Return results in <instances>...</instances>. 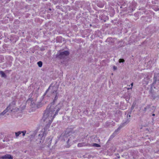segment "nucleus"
Masks as SVG:
<instances>
[{"instance_id":"15","label":"nucleus","mask_w":159,"mask_h":159,"mask_svg":"<svg viewBox=\"0 0 159 159\" xmlns=\"http://www.w3.org/2000/svg\"><path fill=\"white\" fill-rule=\"evenodd\" d=\"M125 61L124 60L122 59H120L119 60V61L120 63L123 62Z\"/></svg>"},{"instance_id":"24","label":"nucleus","mask_w":159,"mask_h":159,"mask_svg":"<svg viewBox=\"0 0 159 159\" xmlns=\"http://www.w3.org/2000/svg\"><path fill=\"white\" fill-rule=\"evenodd\" d=\"M57 95H56L55 97V99H56L57 98Z\"/></svg>"},{"instance_id":"20","label":"nucleus","mask_w":159,"mask_h":159,"mask_svg":"<svg viewBox=\"0 0 159 159\" xmlns=\"http://www.w3.org/2000/svg\"><path fill=\"white\" fill-rule=\"evenodd\" d=\"M133 83H132L131 84V87L130 88V89H131V88H132V87L133 86Z\"/></svg>"},{"instance_id":"12","label":"nucleus","mask_w":159,"mask_h":159,"mask_svg":"<svg viewBox=\"0 0 159 159\" xmlns=\"http://www.w3.org/2000/svg\"><path fill=\"white\" fill-rule=\"evenodd\" d=\"M37 64L40 67H41L42 66V62L41 61H39L37 62Z\"/></svg>"},{"instance_id":"6","label":"nucleus","mask_w":159,"mask_h":159,"mask_svg":"<svg viewBox=\"0 0 159 159\" xmlns=\"http://www.w3.org/2000/svg\"><path fill=\"white\" fill-rule=\"evenodd\" d=\"M122 127V126H119L118 128V129L115 131V132L111 136V137H112V136H113V137H114V136H115L116 134H117L118 133L119 131L120 130V129Z\"/></svg>"},{"instance_id":"14","label":"nucleus","mask_w":159,"mask_h":159,"mask_svg":"<svg viewBox=\"0 0 159 159\" xmlns=\"http://www.w3.org/2000/svg\"><path fill=\"white\" fill-rule=\"evenodd\" d=\"M154 80L156 81L157 80H159V78H158L157 76H156V75H155L154 76Z\"/></svg>"},{"instance_id":"21","label":"nucleus","mask_w":159,"mask_h":159,"mask_svg":"<svg viewBox=\"0 0 159 159\" xmlns=\"http://www.w3.org/2000/svg\"><path fill=\"white\" fill-rule=\"evenodd\" d=\"M113 69L114 70H115L116 69V67L115 66H114L113 67Z\"/></svg>"},{"instance_id":"8","label":"nucleus","mask_w":159,"mask_h":159,"mask_svg":"<svg viewBox=\"0 0 159 159\" xmlns=\"http://www.w3.org/2000/svg\"><path fill=\"white\" fill-rule=\"evenodd\" d=\"M0 74L2 77L6 78L7 77L6 74L2 71H0Z\"/></svg>"},{"instance_id":"2","label":"nucleus","mask_w":159,"mask_h":159,"mask_svg":"<svg viewBox=\"0 0 159 159\" xmlns=\"http://www.w3.org/2000/svg\"><path fill=\"white\" fill-rule=\"evenodd\" d=\"M7 107L11 111L16 112L19 110V108L16 106V101L15 100L12 101Z\"/></svg>"},{"instance_id":"26","label":"nucleus","mask_w":159,"mask_h":159,"mask_svg":"<svg viewBox=\"0 0 159 159\" xmlns=\"http://www.w3.org/2000/svg\"><path fill=\"white\" fill-rule=\"evenodd\" d=\"M49 10H51V8H49Z\"/></svg>"},{"instance_id":"1","label":"nucleus","mask_w":159,"mask_h":159,"mask_svg":"<svg viewBox=\"0 0 159 159\" xmlns=\"http://www.w3.org/2000/svg\"><path fill=\"white\" fill-rule=\"evenodd\" d=\"M61 107L62 105L60 104H58L56 106L54 104H52L49 107L47 108L44 113L43 120L47 124L44 128L40 131L38 136H35L38 131L37 130L32 132L33 134L30 135V141H35L37 144L43 143L45 137L47 133L48 129Z\"/></svg>"},{"instance_id":"23","label":"nucleus","mask_w":159,"mask_h":159,"mask_svg":"<svg viewBox=\"0 0 159 159\" xmlns=\"http://www.w3.org/2000/svg\"><path fill=\"white\" fill-rule=\"evenodd\" d=\"M129 120H127L126 122H127V123L129 122Z\"/></svg>"},{"instance_id":"11","label":"nucleus","mask_w":159,"mask_h":159,"mask_svg":"<svg viewBox=\"0 0 159 159\" xmlns=\"http://www.w3.org/2000/svg\"><path fill=\"white\" fill-rule=\"evenodd\" d=\"M22 131H19L15 133V135L16 137H17L19 136L20 134H21L22 133Z\"/></svg>"},{"instance_id":"22","label":"nucleus","mask_w":159,"mask_h":159,"mask_svg":"<svg viewBox=\"0 0 159 159\" xmlns=\"http://www.w3.org/2000/svg\"><path fill=\"white\" fill-rule=\"evenodd\" d=\"M152 115V116H155V115L154 114H153Z\"/></svg>"},{"instance_id":"27","label":"nucleus","mask_w":159,"mask_h":159,"mask_svg":"<svg viewBox=\"0 0 159 159\" xmlns=\"http://www.w3.org/2000/svg\"><path fill=\"white\" fill-rule=\"evenodd\" d=\"M130 115H129V117H130Z\"/></svg>"},{"instance_id":"16","label":"nucleus","mask_w":159,"mask_h":159,"mask_svg":"<svg viewBox=\"0 0 159 159\" xmlns=\"http://www.w3.org/2000/svg\"><path fill=\"white\" fill-rule=\"evenodd\" d=\"M22 131V135L23 136H24L25 135V134L26 133V131Z\"/></svg>"},{"instance_id":"3","label":"nucleus","mask_w":159,"mask_h":159,"mask_svg":"<svg viewBox=\"0 0 159 159\" xmlns=\"http://www.w3.org/2000/svg\"><path fill=\"white\" fill-rule=\"evenodd\" d=\"M69 53L68 51L59 52L57 54V57L59 58H63L69 55Z\"/></svg>"},{"instance_id":"4","label":"nucleus","mask_w":159,"mask_h":159,"mask_svg":"<svg viewBox=\"0 0 159 159\" xmlns=\"http://www.w3.org/2000/svg\"><path fill=\"white\" fill-rule=\"evenodd\" d=\"M37 108V105L34 102H31V104H30V110L31 111H34Z\"/></svg>"},{"instance_id":"25","label":"nucleus","mask_w":159,"mask_h":159,"mask_svg":"<svg viewBox=\"0 0 159 159\" xmlns=\"http://www.w3.org/2000/svg\"><path fill=\"white\" fill-rule=\"evenodd\" d=\"M55 92H56V91H55H55H53V93H54Z\"/></svg>"},{"instance_id":"7","label":"nucleus","mask_w":159,"mask_h":159,"mask_svg":"<svg viewBox=\"0 0 159 159\" xmlns=\"http://www.w3.org/2000/svg\"><path fill=\"white\" fill-rule=\"evenodd\" d=\"M8 111H9V110L7 107L4 111L0 113L1 116L4 115Z\"/></svg>"},{"instance_id":"18","label":"nucleus","mask_w":159,"mask_h":159,"mask_svg":"<svg viewBox=\"0 0 159 159\" xmlns=\"http://www.w3.org/2000/svg\"><path fill=\"white\" fill-rule=\"evenodd\" d=\"M51 87V85L49 87V88H48V89H47V90L46 91V93H47V92L48 91V90H49V89H50V87Z\"/></svg>"},{"instance_id":"19","label":"nucleus","mask_w":159,"mask_h":159,"mask_svg":"<svg viewBox=\"0 0 159 159\" xmlns=\"http://www.w3.org/2000/svg\"><path fill=\"white\" fill-rule=\"evenodd\" d=\"M52 104H54L55 106H56L54 104H50V105H49V106L47 108H49L50 107V106L52 105ZM57 105H56L57 106Z\"/></svg>"},{"instance_id":"17","label":"nucleus","mask_w":159,"mask_h":159,"mask_svg":"<svg viewBox=\"0 0 159 159\" xmlns=\"http://www.w3.org/2000/svg\"><path fill=\"white\" fill-rule=\"evenodd\" d=\"M67 143H71V142L70 141V139H69L68 140H67Z\"/></svg>"},{"instance_id":"5","label":"nucleus","mask_w":159,"mask_h":159,"mask_svg":"<svg viewBox=\"0 0 159 159\" xmlns=\"http://www.w3.org/2000/svg\"><path fill=\"white\" fill-rule=\"evenodd\" d=\"M1 158L2 159H12L13 158V157L10 155L6 154L2 156Z\"/></svg>"},{"instance_id":"10","label":"nucleus","mask_w":159,"mask_h":159,"mask_svg":"<svg viewBox=\"0 0 159 159\" xmlns=\"http://www.w3.org/2000/svg\"><path fill=\"white\" fill-rule=\"evenodd\" d=\"M112 40H113L112 39L111 37L108 38L106 40L107 42H111V43L113 42V41H112Z\"/></svg>"},{"instance_id":"9","label":"nucleus","mask_w":159,"mask_h":159,"mask_svg":"<svg viewBox=\"0 0 159 159\" xmlns=\"http://www.w3.org/2000/svg\"><path fill=\"white\" fill-rule=\"evenodd\" d=\"M85 145V143H80L78 144V146L79 147H81L84 146Z\"/></svg>"},{"instance_id":"13","label":"nucleus","mask_w":159,"mask_h":159,"mask_svg":"<svg viewBox=\"0 0 159 159\" xmlns=\"http://www.w3.org/2000/svg\"><path fill=\"white\" fill-rule=\"evenodd\" d=\"M93 146L96 147H100V145L98 144L94 143L93 144Z\"/></svg>"}]
</instances>
